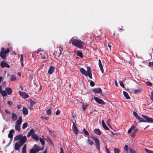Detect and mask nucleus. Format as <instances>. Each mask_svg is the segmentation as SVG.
<instances>
[{
  "mask_svg": "<svg viewBox=\"0 0 153 153\" xmlns=\"http://www.w3.org/2000/svg\"><path fill=\"white\" fill-rule=\"evenodd\" d=\"M51 112L50 109H48L46 111V113L47 115H50L51 114Z\"/></svg>",
  "mask_w": 153,
  "mask_h": 153,
  "instance_id": "nucleus-46",
  "label": "nucleus"
},
{
  "mask_svg": "<svg viewBox=\"0 0 153 153\" xmlns=\"http://www.w3.org/2000/svg\"><path fill=\"white\" fill-rule=\"evenodd\" d=\"M89 104H82V109L85 111L86 109L87 108V107L88 106Z\"/></svg>",
  "mask_w": 153,
  "mask_h": 153,
  "instance_id": "nucleus-31",
  "label": "nucleus"
},
{
  "mask_svg": "<svg viewBox=\"0 0 153 153\" xmlns=\"http://www.w3.org/2000/svg\"><path fill=\"white\" fill-rule=\"evenodd\" d=\"M8 137L10 138H12L13 137V134H12L10 133H9L8 134Z\"/></svg>",
  "mask_w": 153,
  "mask_h": 153,
  "instance_id": "nucleus-54",
  "label": "nucleus"
},
{
  "mask_svg": "<svg viewBox=\"0 0 153 153\" xmlns=\"http://www.w3.org/2000/svg\"><path fill=\"white\" fill-rule=\"evenodd\" d=\"M148 65L149 67H152L153 66V62H149Z\"/></svg>",
  "mask_w": 153,
  "mask_h": 153,
  "instance_id": "nucleus-56",
  "label": "nucleus"
},
{
  "mask_svg": "<svg viewBox=\"0 0 153 153\" xmlns=\"http://www.w3.org/2000/svg\"><path fill=\"white\" fill-rule=\"evenodd\" d=\"M88 76L89 77L90 79H92V75L91 73H89L87 74V75L86 76Z\"/></svg>",
  "mask_w": 153,
  "mask_h": 153,
  "instance_id": "nucleus-48",
  "label": "nucleus"
},
{
  "mask_svg": "<svg viewBox=\"0 0 153 153\" xmlns=\"http://www.w3.org/2000/svg\"><path fill=\"white\" fill-rule=\"evenodd\" d=\"M94 99L96 102L99 104L103 105L105 104V102L102 100L100 99H99L98 97H94Z\"/></svg>",
  "mask_w": 153,
  "mask_h": 153,
  "instance_id": "nucleus-7",
  "label": "nucleus"
},
{
  "mask_svg": "<svg viewBox=\"0 0 153 153\" xmlns=\"http://www.w3.org/2000/svg\"><path fill=\"white\" fill-rule=\"evenodd\" d=\"M129 150L130 153H136V152L131 148L129 149Z\"/></svg>",
  "mask_w": 153,
  "mask_h": 153,
  "instance_id": "nucleus-44",
  "label": "nucleus"
},
{
  "mask_svg": "<svg viewBox=\"0 0 153 153\" xmlns=\"http://www.w3.org/2000/svg\"><path fill=\"white\" fill-rule=\"evenodd\" d=\"M135 128V126L134 125H132L130 128L132 130H134Z\"/></svg>",
  "mask_w": 153,
  "mask_h": 153,
  "instance_id": "nucleus-63",
  "label": "nucleus"
},
{
  "mask_svg": "<svg viewBox=\"0 0 153 153\" xmlns=\"http://www.w3.org/2000/svg\"><path fill=\"white\" fill-rule=\"evenodd\" d=\"M120 150L117 148H115L114 150V153H120Z\"/></svg>",
  "mask_w": 153,
  "mask_h": 153,
  "instance_id": "nucleus-41",
  "label": "nucleus"
},
{
  "mask_svg": "<svg viewBox=\"0 0 153 153\" xmlns=\"http://www.w3.org/2000/svg\"><path fill=\"white\" fill-rule=\"evenodd\" d=\"M5 91L6 92L8 95H11L12 94V89L10 88L7 87L5 88Z\"/></svg>",
  "mask_w": 153,
  "mask_h": 153,
  "instance_id": "nucleus-14",
  "label": "nucleus"
},
{
  "mask_svg": "<svg viewBox=\"0 0 153 153\" xmlns=\"http://www.w3.org/2000/svg\"><path fill=\"white\" fill-rule=\"evenodd\" d=\"M37 53L40 56V57L42 59H45L46 58V56H47V54L44 52L43 51H39L38 50Z\"/></svg>",
  "mask_w": 153,
  "mask_h": 153,
  "instance_id": "nucleus-4",
  "label": "nucleus"
},
{
  "mask_svg": "<svg viewBox=\"0 0 153 153\" xmlns=\"http://www.w3.org/2000/svg\"><path fill=\"white\" fill-rule=\"evenodd\" d=\"M17 118V116L14 113H13L12 114L11 119L14 121H15Z\"/></svg>",
  "mask_w": 153,
  "mask_h": 153,
  "instance_id": "nucleus-20",
  "label": "nucleus"
},
{
  "mask_svg": "<svg viewBox=\"0 0 153 153\" xmlns=\"http://www.w3.org/2000/svg\"><path fill=\"white\" fill-rule=\"evenodd\" d=\"M98 65L102 73L103 74L104 73L103 68L100 59H99L98 60Z\"/></svg>",
  "mask_w": 153,
  "mask_h": 153,
  "instance_id": "nucleus-16",
  "label": "nucleus"
},
{
  "mask_svg": "<svg viewBox=\"0 0 153 153\" xmlns=\"http://www.w3.org/2000/svg\"><path fill=\"white\" fill-rule=\"evenodd\" d=\"M123 94L124 96H125V98H126V99H129L130 98V97L129 96L128 94L126 91H123Z\"/></svg>",
  "mask_w": 153,
  "mask_h": 153,
  "instance_id": "nucleus-23",
  "label": "nucleus"
},
{
  "mask_svg": "<svg viewBox=\"0 0 153 153\" xmlns=\"http://www.w3.org/2000/svg\"><path fill=\"white\" fill-rule=\"evenodd\" d=\"M60 113V111L58 110H57L56 112V114L57 115H58Z\"/></svg>",
  "mask_w": 153,
  "mask_h": 153,
  "instance_id": "nucleus-62",
  "label": "nucleus"
},
{
  "mask_svg": "<svg viewBox=\"0 0 153 153\" xmlns=\"http://www.w3.org/2000/svg\"><path fill=\"white\" fill-rule=\"evenodd\" d=\"M91 138L94 141L96 148L100 151V142L99 140L97 137H95L94 136H92Z\"/></svg>",
  "mask_w": 153,
  "mask_h": 153,
  "instance_id": "nucleus-3",
  "label": "nucleus"
},
{
  "mask_svg": "<svg viewBox=\"0 0 153 153\" xmlns=\"http://www.w3.org/2000/svg\"><path fill=\"white\" fill-rule=\"evenodd\" d=\"M102 127L104 129L106 130H109V128L106 126L103 120H102Z\"/></svg>",
  "mask_w": 153,
  "mask_h": 153,
  "instance_id": "nucleus-24",
  "label": "nucleus"
},
{
  "mask_svg": "<svg viewBox=\"0 0 153 153\" xmlns=\"http://www.w3.org/2000/svg\"><path fill=\"white\" fill-rule=\"evenodd\" d=\"M141 90L140 89H136L134 91V93L136 94L137 93H140L141 92Z\"/></svg>",
  "mask_w": 153,
  "mask_h": 153,
  "instance_id": "nucleus-47",
  "label": "nucleus"
},
{
  "mask_svg": "<svg viewBox=\"0 0 153 153\" xmlns=\"http://www.w3.org/2000/svg\"><path fill=\"white\" fill-rule=\"evenodd\" d=\"M90 85L91 86H94L95 83L93 81H91L90 83Z\"/></svg>",
  "mask_w": 153,
  "mask_h": 153,
  "instance_id": "nucleus-55",
  "label": "nucleus"
},
{
  "mask_svg": "<svg viewBox=\"0 0 153 153\" xmlns=\"http://www.w3.org/2000/svg\"><path fill=\"white\" fill-rule=\"evenodd\" d=\"M146 85L149 86H152V83L149 82H146Z\"/></svg>",
  "mask_w": 153,
  "mask_h": 153,
  "instance_id": "nucleus-50",
  "label": "nucleus"
},
{
  "mask_svg": "<svg viewBox=\"0 0 153 153\" xmlns=\"http://www.w3.org/2000/svg\"><path fill=\"white\" fill-rule=\"evenodd\" d=\"M1 66L2 68L7 67L9 68L10 67V65H8L7 63L4 62V61H2L1 62Z\"/></svg>",
  "mask_w": 153,
  "mask_h": 153,
  "instance_id": "nucleus-12",
  "label": "nucleus"
},
{
  "mask_svg": "<svg viewBox=\"0 0 153 153\" xmlns=\"http://www.w3.org/2000/svg\"><path fill=\"white\" fill-rule=\"evenodd\" d=\"M39 140L42 146H44L45 144V141L44 139L42 138H39Z\"/></svg>",
  "mask_w": 153,
  "mask_h": 153,
  "instance_id": "nucleus-35",
  "label": "nucleus"
},
{
  "mask_svg": "<svg viewBox=\"0 0 153 153\" xmlns=\"http://www.w3.org/2000/svg\"><path fill=\"white\" fill-rule=\"evenodd\" d=\"M142 116L146 120H145L144 122L153 123V119L152 118L149 117L147 116L142 115Z\"/></svg>",
  "mask_w": 153,
  "mask_h": 153,
  "instance_id": "nucleus-5",
  "label": "nucleus"
},
{
  "mask_svg": "<svg viewBox=\"0 0 153 153\" xmlns=\"http://www.w3.org/2000/svg\"><path fill=\"white\" fill-rule=\"evenodd\" d=\"M5 112L7 114H10V112L8 110L6 109L5 111Z\"/></svg>",
  "mask_w": 153,
  "mask_h": 153,
  "instance_id": "nucleus-64",
  "label": "nucleus"
},
{
  "mask_svg": "<svg viewBox=\"0 0 153 153\" xmlns=\"http://www.w3.org/2000/svg\"><path fill=\"white\" fill-rule=\"evenodd\" d=\"M80 71L82 74H84L85 76H86L87 74V71L83 68H80Z\"/></svg>",
  "mask_w": 153,
  "mask_h": 153,
  "instance_id": "nucleus-21",
  "label": "nucleus"
},
{
  "mask_svg": "<svg viewBox=\"0 0 153 153\" xmlns=\"http://www.w3.org/2000/svg\"><path fill=\"white\" fill-rule=\"evenodd\" d=\"M7 103L8 105L11 106L13 104V102H12L10 101H8L7 102Z\"/></svg>",
  "mask_w": 153,
  "mask_h": 153,
  "instance_id": "nucleus-60",
  "label": "nucleus"
},
{
  "mask_svg": "<svg viewBox=\"0 0 153 153\" xmlns=\"http://www.w3.org/2000/svg\"><path fill=\"white\" fill-rule=\"evenodd\" d=\"M69 42L70 43L71 42L73 45L75 46L80 49L82 48L84 42L79 39H74L73 38H72L70 39Z\"/></svg>",
  "mask_w": 153,
  "mask_h": 153,
  "instance_id": "nucleus-1",
  "label": "nucleus"
},
{
  "mask_svg": "<svg viewBox=\"0 0 153 153\" xmlns=\"http://www.w3.org/2000/svg\"><path fill=\"white\" fill-rule=\"evenodd\" d=\"M40 117L41 118L45 119V120H48L49 119V117H43L42 116H41Z\"/></svg>",
  "mask_w": 153,
  "mask_h": 153,
  "instance_id": "nucleus-52",
  "label": "nucleus"
},
{
  "mask_svg": "<svg viewBox=\"0 0 153 153\" xmlns=\"http://www.w3.org/2000/svg\"><path fill=\"white\" fill-rule=\"evenodd\" d=\"M32 149H33L35 150L37 149L38 150H39V151L42 150V149H40V147L36 144L34 145Z\"/></svg>",
  "mask_w": 153,
  "mask_h": 153,
  "instance_id": "nucleus-27",
  "label": "nucleus"
},
{
  "mask_svg": "<svg viewBox=\"0 0 153 153\" xmlns=\"http://www.w3.org/2000/svg\"><path fill=\"white\" fill-rule=\"evenodd\" d=\"M145 150L147 153H152V151L151 150L147 149L146 148L145 149Z\"/></svg>",
  "mask_w": 153,
  "mask_h": 153,
  "instance_id": "nucleus-51",
  "label": "nucleus"
},
{
  "mask_svg": "<svg viewBox=\"0 0 153 153\" xmlns=\"http://www.w3.org/2000/svg\"><path fill=\"white\" fill-rule=\"evenodd\" d=\"M19 94L23 98H27L29 97V95L25 92L19 91Z\"/></svg>",
  "mask_w": 153,
  "mask_h": 153,
  "instance_id": "nucleus-8",
  "label": "nucleus"
},
{
  "mask_svg": "<svg viewBox=\"0 0 153 153\" xmlns=\"http://www.w3.org/2000/svg\"><path fill=\"white\" fill-rule=\"evenodd\" d=\"M22 135L21 134H19L17 135L16 136L14 137V140H17L20 139L22 137Z\"/></svg>",
  "mask_w": 153,
  "mask_h": 153,
  "instance_id": "nucleus-26",
  "label": "nucleus"
},
{
  "mask_svg": "<svg viewBox=\"0 0 153 153\" xmlns=\"http://www.w3.org/2000/svg\"><path fill=\"white\" fill-rule=\"evenodd\" d=\"M27 148L26 144H25L22 148V153H26V150Z\"/></svg>",
  "mask_w": 153,
  "mask_h": 153,
  "instance_id": "nucleus-30",
  "label": "nucleus"
},
{
  "mask_svg": "<svg viewBox=\"0 0 153 153\" xmlns=\"http://www.w3.org/2000/svg\"><path fill=\"white\" fill-rule=\"evenodd\" d=\"M124 149L126 151V153H128V146L127 145H125L124 146Z\"/></svg>",
  "mask_w": 153,
  "mask_h": 153,
  "instance_id": "nucleus-43",
  "label": "nucleus"
},
{
  "mask_svg": "<svg viewBox=\"0 0 153 153\" xmlns=\"http://www.w3.org/2000/svg\"><path fill=\"white\" fill-rule=\"evenodd\" d=\"M31 137L32 138L34 139V140L36 141H38L39 140L38 137L36 135V134L34 133L33 134H32L31 135Z\"/></svg>",
  "mask_w": 153,
  "mask_h": 153,
  "instance_id": "nucleus-25",
  "label": "nucleus"
},
{
  "mask_svg": "<svg viewBox=\"0 0 153 153\" xmlns=\"http://www.w3.org/2000/svg\"><path fill=\"white\" fill-rule=\"evenodd\" d=\"M62 49V48H57L55 51V54L58 57H59L60 54L62 53L61 50Z\"/></svg>",
  "mask_w": 153,
  "mask_h": 153,
  "instance_id": "nucleus-10",
  "label": "nucleus"
},
{
  "mask_svg": "<svg viewBox=\"0 0 153 153\" xmlns=\"http://www.w3.org/2000/svg\"><path fill=\"white\" fill-rule=\"evenodd\" d=\"M47 141L51 145H52L53 146H54L53 143L51 140L48 137H47Z\"/></svg>",
  "mask_w": 153,
  "mask_h": 153,
  "instance_id": "nucleus-28",
  "label": "nucleus"
},
{
  "mask_svg": "<svg viewBox=\"0 0 153 153\" xmlns=\"http://www.w3.org/2000/svg\"><path fill=\"white\" fill-rule=\"evenodd\" d=\"M22 145H21L18 142H17L15 144V149L16 150H19L20 147Z\"/></svg>",
  "mask_w": 153,
  "mask_h": 153,
  "instance_id": "nucleus-11",
  "label": "nucleus"
},
{
  "mask_svg": "<svg viewBox=\"0 0 153 153\" xmlns=\"http://www.w3.org/2000/svg\"><path fill=\"white\" fill-rule=\"evenodd\" d=\"M120 85L123 88H124L125 87L123 83L121 81L119 82Z\"/></svg>",
  "mask_w": 153,
  "mask_h": 153,
  "instance_id": "nucleus-57",
  "label": "nucleus"
},
{
  "mask_svg": "<svg viewBox=\"0 0 153 153\" xmlns=\"http://www.w3.org/2000/svg\"><path fill=\"white\" fill-rule=\"evenodd\" d=\"M76 54L77 56H79L81 58L83 57L82 52L80 50L77 51Z\"/></svg>",
  "mask_w": 153,
  "mask_h": 153,
  "instance_id": "nucleus-22",
  "label": "nucleus"
},
{
  "mask_svg": "<svg viewBox=\"0 0 153 153\" xmlns=\"http://www.w3.org/2000/svg\"><path fill=\"white\" fill-rule=\"evenodd\" d=\"M83 132L86 135H89V133L86 130L85 128H84L83 130Z\"/></svg>",
  "mask_w": 153,
  "mask_h": 153,
  "instance_id": "nucleus-38",
  "label": "nucleus"
},
{
  "mask_svg": "<svg viewBox=\"0 0 153 153\" xmlns=\"http://www.w3.org/2000/svg\"><path fill=\"white\" fill-rule=\"evenodd\" d=\"M22 113L26 115L28 114V111L27 108L23 107V108Z\"/></svg>",
  "mask_w": 153,
  "mask_h": 153,
  "instance_id": "nucleus-19",
  "label": "nucleus"
},
{
  "mask_svg": "<svg viewBox=\"0 0 153 153\" xmlns=\"http://www.w3.org/2000/svg\"><path fill=\"white\" fill-rule=\"evenodd\" d=\"M92 91L94 92L97 93H102V90L101 88H94L92 89Z\"/></svg>",
  "mask_w": 153,
  "mask_h": 153,
  "instance_id": "nucleus-15",
  "label": "nucleus"
},
{
  "mask_svg": "<svg viewBox=\"0 0 153 153\" xmlns=\"http://www.w3.org/2000/svg\"><path fill=\"white\" fill-rule=\"evenodd\" d=\"M133 114L134 115L137 119H138L140 117L135 111H134L133 112Z\"/></svg>",
  "mask_w": 153,
  "mask_h": 153,
  "instance_id": "nucleus-36",
  "label": "nucleus"
},
{
  "mask_svg": "<svg viewBox=\"0 0 153 153\" xmlns=\"http://www.w3.org/2000/svg\"><path fill=\"white\" fill-rule=\"evenodd\" d=\"M30 105L32 107L34 105L35 103L33 102L32 100H30Z\"/></svg>",
  "mask_w": 153,
  "mask_h": 153,
  "instance_id": "nucleus-42",
  "label": "nucleus"
},
{
  "mask_svg": "<svg viewBox=\"0 0 153 153\" xmlns=\"http://www.w3.org/2000/svg\"><path fill=\"white\" fill-rule=\"evenodd\" d=\"M87 74L91 73V68L89 66H88L87 68Z\"/></svg>",
  "mask_w": 153,
  "mask_h": 153,
  "instance_id": "nucleus-40",
  "label": "nucleus"
},
{
  "mask_svg": "<svg viewBox=\"0 0 153 153\" xmlns=\"http://www.w3.org/2000/svg\"><path fill=\"white\" fill-rule=\"evenodd\" d=\"M72 130L74 134H77L78 132V129L77 127L76 126L74 122H73Z\"/></svg>",
  "mask_w": 153,
  "mask_h": 153,
  "instance_id": "nucleus-9",
  "label": "nucleus"
},
{
  "mask_svg": "<svg viewBox=\"0 0 153 153\" xmlns=\"http://www.w3.org/2000/svg\"><path fill=\"white\" fill-rule=\"evenodd\" d=\"M22 107V105L21 104L18 105H17V107L18 109H20Z\"/></svg>",
  "mask_w": 153,
  "mask_h": 153,
  "instance_id": "nucleus-61",
  "label": "nucleus"
},
{
  "mask_svg": "<svg viewBox=\"0 0 153 153\" xmlns=\"http://www.w3.org/2000/svg\"><path fill=\"white\" fill-rule=\"evenodd\" d=\"M22 118L21 116L19 117V119L17 120L16 122V124L17 125L20 126L22 123Z\"/></svg>",
  "mask_w": 153,
  "mask_h": 153,
  "instance_id": "nucleus-17",
  "label": "nucleus"
},
{
  "mask_svg": "<svg viewBox=\"0 0 153 153\" xmlns=\"http://www.w3.org/2000/svg\"><path fill=\"white\" fill-rule=\"evenodd\" d=\"M11 81H14L16 80V78L15 75H13L10 78Z\"/></svg>",
  "mask_w": 153,
  "mask_h": 153,
  "instance_id": "nucleus-34",
  "label": "nucleus"
},
{
  "mask_svg": "<svg viewBox=\"0 0 153 153\" xmlns=\"http://www.w3.org/2000/svg\"><path fill=\"white\" fill-rule=\"evenodd\" d=\"M111 134L112 135H116V136H117V135L118 134H119V133H114L113 132L111 131Z\"/></svg>",
  "mask_w": 153,
  "mask_h": 153,
  "instance_id": "nucleus-59",
  "label": "nucleus"
},
{
  "mask_svg": "<svg viewBox=\"0 0 153 153\" xmlns=\"http://www.w3.org/2000/svg\"><path fill=\"white\" fill-rule=\"evenodd\" d=\"M94 132L96 134L100 135L102 133L101 131L98 128H95L94 130Z\"/></svg>",
  "mask_w": 153,
  "mask_h": 153,
  "instance_id": "nucleus-18",
  "label": "nucleus"
},
{
  "mask_svg": "<svg viewBox=\"0 0 153 153\" xmlns=\"http://www.w3.org/2000/svg\"><path fill=\"white\" fill-rule=\"evenodd\" d=\"M39 151V150L36 149L34 150L33 149H31L30 152V153H37Z\"/></svg>",
  "mask_w": 153,
  "mask_h": 153,
  "instance_id": "nucleus-32",
  "label": "nucleus"
},
{
  "mask_svg": "<svg viewBox=\"0 0 153 153\" xmlns=\"http://www.w3.org/2000/svg\"><path fill=\"white\" fill-rule=\"evenodd\" d=\"M27 138L25 136H22L21 138L20 139L19 141H18V142L20 143L21 145L22 146L24 143L27 141Z\"/></svg>",
  "mask_w": 153,
  "mask_h": 153,
  "instance_id": "nucleus-6",
  "label": "nucleus"
},
{
  "mask_svg": "<svg viewBox=\"0 0 153 153\" xmlns=\"http://www.w3.org/2000/svg\"><path fill=\"white\" fill-rule=\"evenodd\" d=\"M150 98L152 101H153V91H152L151 93V94L150 97Z\"/></svg>",
  "mask_w": 153,
  "mask_h": 153,
  "instance_id": "nucleus-53",
  "label": "nucleus"
},
{
  "mask_svg": "<svg viewBox=\"0 0 153 153\" xmlns=\"http://www.w3.org/2000/svg\"><path fill=\"white\" fill-rule=\"evenodd\" d=\"M3 97H5L7 95V93L5 90H3L1 91V93Z\"/></svg>",
  "mask_w": 153,
  "mask_h": 153,
  "instance_id": "nucleus-33",
  "label": "nucleus"
},
{
  "mask_svg": "<svg viewBox=\"0 0 153 153\" xmlns=\"http://www.w3.org/2000/svg\"><path fill=\"white\" fill-rule=\"evenodd\" d=\"M28 124L27 123H24L22 126V128L23 129H25L27 126Z\"/></svg>",
  "mask_w": 153,
  "mask_h": 153,
  "instance_id": "nucleus-37",
  "label": "nucleus"
},
{
  "mask_svg": "<svg viewBox=\"0 0 153 153\" xmlns=\"http://www.w3.org/2000/svg\"><path fill=\"white\" fill-rule=\"evenodd\" d=\"M23 55L22 54L20 56V61H21V62H23Z\"/></svg>",
  "mask_w": 153,
  "mask_h": 153,
  "instance_id": "nucleus-58",
  "label": "nucleus"
},
{
  "mask_svg": "<svg viewBox=\"0 0 153 153\" xmlns=\"http://www.w3.org/2000/svg\"><path fill=\"white\" fill-rule=\"evenodd\" d=\"M31 135L33 134H34V131L33 129H32L30 130L28 132Z\"/></svg>",
  "mask_w": 153,
  "mask_h": 153,
  "instance_id": "nucleus-45",
  "label": "nucleus"
},
{
  "mask_svg": "<svg viewBox=\"0 0 153 153\" xmlns=\"http://www.w3.org/2000/svg\"><path fill=\"white\" fill-rule=\"evenodd\" d=\"M87 137L88 138H89L90 137L89 136H88ZM87 141L88 143L91 146L93 145L94 144L93 141L92 140L89 139V138L88 139Z\"/></svg>",
  "mask_w": 153,
  "mask_h": 153,
  "instance_id": "nucleus-29",
  "label": "nucleus"
},
{
  "mask_svg": "<svg viewBox=\"0 0 153 153\" xmlns=\"http://www.w3.org/2000/svg\"><path fill=\"white\" fill-rule=\"evenodd\" d=\"M20 126L16 125L15 126V128L16 130H17L18 131H20Z\"/></svg>",
  "mask_w": 153,
  "mask_h": 153,
  "instance_id": "nucleus-39",
  "label": "nucleus"
},
{
  "mask_svg": "<svg viewBox=\"0 0 153 153\" xmlns=\"http://www.w3.org/2000/svg\"><path fill=\"white\" fill-rule=\"evenodd\" d=\"M10 50L9 48H7L6 50L4 48H2L0 53V56L2 59H5L6 58V54L9 53Z\"/></svg>",
  "mask_w": 153,
  "mask_h": 153,
  "instance_id": "nucleus-2",
  "label": "nucleus"
},
{
  "mask_svg": "<svg viewBox=\"0 0 153 153\" xmlns=\"http://www.w3.org/2000/svg\"><path fill=\"white\" fill-rule=\"evenodd\" d=\"M140 122H144L145 120H144L143 119L140 117L138 119Z\"/></svg>",
  "mask_w": 153,
  "mask_h": 153,
  "instance_id": "nucleus-49",
  "label": "nucleus"
},
{
  "mask_svg": "<svg viewBox=\"0 0 153 153\" xmlns=\"http://www.w3.org/2000/svg\"><path fill=\"white\" fill-rule=\"evenodd\" d=\"M55 67L54 66H51L48 70V73L50 74H51L55 70Z\"/></svg>",
  "mask_w": 153,
  "mask_h": 153,
  "instance_id": "nucleus-13",
  "label": "nucleus"
}]
</instances>
